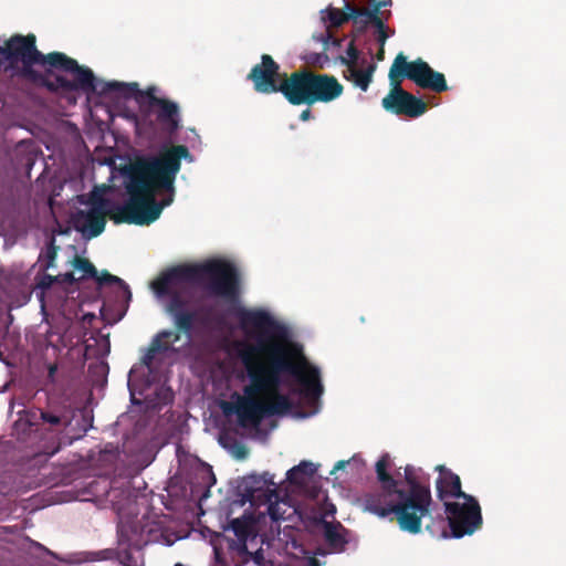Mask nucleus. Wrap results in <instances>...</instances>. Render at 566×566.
<instances>
[{"label": "nucleus", "instance_id": "nucleus-13", "mask_svg": "<svg viewBox=\"0 0 566 566\" xmlns=\"http://www.w3.org/2000/svg\"><path fill=\"white\" fill-rule=\"evenodd\" d=\"M276 483L273 475L269 472L263 474H251L243 479L241 483L242 497L252 505H263L271 502L272 499H279Z\"/></svg>", "mask_w": 566, "mask_h": 566}, {"label": "nucleus", "instance_id": "nucleus-21", "mask_svg": "<svg viewBox=\"0 0 566 566\" xmlns=\"http://www.w3.org/2000/svg\"><path fill=\"white\" fill-rule=\"evenodd\" d=\"M324 539L328 547L335 553H342L346 549V545L353 539V533L347 530L340 522H328L323 520Z\"/></svg>", "mask_w": 566, "mask_h": 566}, {"label": "nucleus", "instance_id": "nucleus-39", "mask_svg": "<svg viewBox=\"0 0 566 566\" xmlns=\"http://www.w3.org/2000/svg\"><path fill=\"white\" fill-rule=\"evenodd\" d=\"M310 566H319L318 560H317V559H315V558H312V559L310 560Z\"/></svg>", "mask_w": 566, "mask_h": 566}, {"label": "nucleus", "instance_id": "nucleus-23", "mask_svg": "<svg viewBox=\"0 0 566 566\" xmlns=\"http://www.w3.org/2000/svg\"><path fill=\"white\" fill-rule=\"evenodd\" d=\"M375 69V64H369L366 69H359L358 65H349L344 71V77L365 92L369 87Z\"/></svg>", "mask_w": 566, "mask_h": 566}, {"label": "nucleus", "instance_id": "nucleus-16", "mask_svg": "<svg viewBox=\"0 0 566 566\" xmlns=\"http://www.w3.org/2000/svg\"><path fill=\"white\" fill-rule=\"evenodd\" d=\"M345 9L349 11V20H353L355 25H359L361 28L370 25L375 28L376 40L380 44L378 59L384 60V45L387 39V30L381 18L379 17V7L376 6L373 9L357 8L346 2Z\"/></svg>", "mask_w": 566, "mask_h": 566}, {"label": "nucleus", "instance_id": "nucleus-36", "mask_svg": "<svg viewBox=\"0 0 566 566\" xmlns=\"http://www.w3.org/2000/svg\"><path fill=\"white\" fill-rule=\"evenodd\" d=\"M312 118V112L310 108L303 109L300 114V119L306 122Z\"/></svg>", "mask_w": 566, "mask_h": 566}, {"label": "nucleus", "instance_id": "nucleus-12", "mask_svg": "<svg viewBox=\"0 0 566 566\" xmlns=\"http://www.w3.org/2000/svg\"><path fill=\"white\" fill-rule=\"evenodd\" d=\"M388 454H384L376 464V471L381 485L364 496L365 510L385 517L389 515V473L387 472Z\"/></svg>", "mask_w": 566, "mask_h": 566}, {"label": "nucleus", "instance_id": "nucleus-7", "mask_svg": "<svg viewBox=\"0 0 566 566\" xmlns=\"http://www.w3.org/2000/svg\"><path fill=\"white\" fill-rule=\"evenodd\" d=\"M395 78L409 80L418 87L434 93H442L449 88L443 73L433 70L421 57L408 61L402 52H399L391 63V80Z\"/></svg>", "mask_w": 566, "mask_h": 566}, {"label": "nucleus", "instance_id": "nucleus-22", "mask_svg": "<svg viewBox=\"0 0 566 566\" xmlns=\"http://www.w3.org/2000/svg\"><path fill=\"white\" fill-rule=\"evenodd\" d=\"M253 527L254 518L251 514H243L241 517L230 521L229 528L241 543L240 553H248L247 541L252 535Z\"/></svg>", "mask_w": 566, "mask_h": 566}, {"label": "nucleus", "instance_id": "nucleus-17", "mask_svg": "<svg viewBox=\"0 0 566 566\" xmlns=\"http://www.w3.org/2000/svg\"><path fill=\"white\" fill-rule=\"evenodd\" d=\"M156 106L146 114L154 116L155 123L161 133L172 136L181 128V114L179 105L169 99H154Z\"/></svg>", "mask_w": 566, "mask_h": 566}, {"label": "nucleus", "instance_id": "nucleus-11", "mask_svg": "<svg viewBox=\"0 0 566 566\" xmlns=\"http://www.w3.org/2000/svg\"><path fill=\"white\" fill-rule=\"evenodd\" d=\"M94 90L83 91L84 93H97L99 95H106L115 93L124 98H130L133 96L146 98L147 103L144 104V112L147 113L154 108L157 104L154 99H165V97H158L156 95V87L150 86L145 91H140L137 83H123V82H105L97 80L94 76Z\"/></svg>", "mask_w": 566, "mask_h": 566}, {"label": "nucleus", "instance_id": "nucleus-14", "mask_svg": "<svg viewBox=\"0 0 566 566\" xmlns=\"http://www.w3.org/2000/svg\"><path fill=\"white\" fill-rule=\"evenodd\" d=\"M281 93L291 105L312 106V71L298 70L283 74Z\"/></svg>", "mask_w": 566, "mask_h": 566}, {"label": "nucleus", "instance_id": "nucleus-38", "mask_svg": "<svg viewBox=\"0 0 566 566\" xmlns=\"http://www.w3.org/2000/svg\"><path fill=\"white\" fill-rule=\"evenodd\" d=\"M347 463H348V461H344V460L338 461V462L335 464L333 472H334L335 470L344 469V468H345V465H346Z\"/></svg>", "mask_w": 566, "mask_h": 566}, {"label": "nucleus", "instance_id": "nucleus-1", "mask_svg": "<svg viewBox=\"0 0 566 566\" xmlns=\"http://www.w3.org/2000/svg\"><path fill=\"white\" fill-rule=\"evenodd\" d=\"M240 327L255 339V344H243L239 357L250 384L243 392L233 391L229 400L220 401L226 417L235 416L241 428H256L265 417L289 412L293 402L279 392L282 376L295 378L297 394L314 402L323 395L319 369L306 363L296 361L298 350L290 342L285 325L274 319L264 310L237 311Z\"/></svg>", "mask_w": 566, "mask_h": 566}, {"label": "nucleus", "instance_id": "nucleus-37", "mask_svg": "<svg viewBox=\"0 0 566 566\" xmlns=\"http://www.w3.org/2000/svg\"><path fill=\"white\" fill-rule=\"evenodd\" d=\"M381 105L386 111H389V93L382 98Z\"/></svg>", "mask_w": 566, "mask_h": 566}, {"label": "nucleus", "instance_id": "nucleus-33", "mask_svg": "<svg viewBox=\"0 0 566 566\" xmlns=\"http://www.w3.org/2000/svg\"><path fill=\"white\" fill-rule=\"evenodd\" d=\"M55 276H56V284L73 285L77 281L72 272L57 274Z\"/></svg>", "mask_w": 566, "mask_h": 566}, {"label": "nucleus", "instance_id": "nucleus-24", "mask_svg": "<svg viewBox=\"0 0 566 566\" xmlns=\"http://www.w3.org/2000/svg\"><path fill=\"white\" fill-rule=\"evenodd\" d=\"M180 334H185L184 332L164 329L160 331L151 340L150 347L151 352L156 353H166L171 349V343H177L180 339Z\"/></svg>", "mask_w": 566, "mask_h": 566}, {"label": "nucleus", "instance_id": "nucleus-34", "mask_svg": "<svg viewBox=\"0 0 566 566\" xmlns=\"http://www.w3.org/2000/svg\"><path fill=\"white\" fill-rule=\"evenodd\" d=\"M156 354V352H151V347L149 346L146 354L142 358L143 365H145L146 367H150L154 363Z\"/></svg>", "mask_w": 566, "mask_h": 566}, {"label": "nucleus", "instance_id": "nucleus-44", "mask_svg": "<svg viewBox=\"0 0 566 566\" xmlns=\"http://www.w3.org/2000/svg\"><path fill=\"white\" fill-rule=\"evenodd\" d=\"M54 370H55V368H54V367H52V368L50 369V374H52Z\"/></svg>", "mask_w": 566, "mask_h": 566}, {"label": "nucleus", "instance_id": "nucleus-25", "mask_svg": "<svg viewBox=\"0 0 566 566\" xmlns=\"http://www.w3.org/2000/svg\"><path fill=\"white\" fill-rule=\"evenodd\" d=\"M316 473V467L312 462L302 461L286 472V480L291 484L302 485L306 478Z\"/></svg>", "mask_w": 566, "mask_h": 566}, {"label": "nucleus", "instance_id": "nucleus-31", "mask_svg": "<svg viewBox=\"0 0 566 566\" xmlns=\"http://www.w3.org/2000/svg\"><path fill=\"white\" fill-rule=\"evenodd\" d=\"M119 563L123 566H137L138 563L130 551L125 549L118 554Z\"/></svg>", "mask_w": 566, "mask_h": 566}, {"label": "nucleus", "instance_id": "nucleus-41", "mask_svg": "<svg viewBox=\"0 0 566 566\" xmlns=\"http://www.w3.org/2000/svg\"><path fill=\"white\" fill-rule=\"evenodd\" d=\"M174 566H186V565H184V564H181V563H177V564H175Z\"/></svg>", "mask_w": 566, "mask_h": 566}, {"label": "nucleus", "instance_id": "nucleus-42", "mask_svg": "<svg viewBox=\"0 0 566 566\" xmlns=\"http://www.w3.org/2000/svg\"><path fill=\"white\" fill-rule=\"evenodd\" d=\"M440 523H441L442 525L444 524V518H443V517H441Z\"/></svg>", "mask_w": 566, "mask_h": 566}, {"label": "nucleus", "instance_id": "nucleus-3", "mask_svg": "<svg viewBox=\"0 0 566 566\" xmlns=\"http://www.w3.org/2000/svg\"><path fill=\"white\" fill-rule=\"evenodd\" d=\"M35 35H12L1 49L13 75L50 93L94 90V73L65 53H42Z\"/></svg>", "mask_w": 566, "mask_h": 566}, {"label": "nucleus", "instance_id": "nucleus-15", "mask_svg": "<svg viewBox=\"0 0 566 566\" xmlns=\"http://www.w3.org/2000/svg\"><path fill=\"white\" fill-rule=\"evenodd\" d=\"M403 81L400 78L391 80V113L408 118H418L427 109V103L410 92L401 87Z\"/></svg>", "mask_w": 566, "mask_h": 566}, {"label": "nucleus", "instance_id": "nucleus-18", "mask_svg": "<svg viewBox=\"0 0 566 566\" xmlns=\"http://www.w3.org/2000/svg\"><path fill=\"white\" fill-rule=\"evenodd\" d=\"M72 265L75 270L83 272L82 279H94L98 286L116 284L119 287L122 295L127 301L132 298V292L129 290V286L126 284L124 280L116 275L111 274L106 270L98 273V271L90 260L75 255L72 260Z\"/></svg>", "mask_w": 566, "mask_h": 566}, {"label": "nucleus", "instance_id": "nucleus-19", "mask_svg": "<svg viewBox=\"0 0 566 566\" xmlns=\"http://www.w3.org/2000/svg\"><path fill=\"white\" fill-rule=\"evenodd\" d=\"M343 90V85L335 76L312 71V105L329 103L338 98Z\"/></svg>", "mask_w": 566, "mask_h": 566}, {"label": "nucleus", "instance_id": "nucleus-2", "mask_svg": "<svg viewBox=\"0 0 566 566\" xmlns=\"http://www.w3.org/2000/svg\"><path fill=\"white\" fill-rule=\"evenodd\" d=\"M193 157L185 145L163 147L155 156L144 157L126 170L128 200L113 205L108 217L116 224L148 226L156 221L165 207L174 200L175 180L181 160Z\"/></svg>", "mask_w": 566, "mask_h": 566}, {"label": "nucleus", "instance_id": "nucleus-28", "mask_svg": "<svg viewBox=\"0 0 566 566\" xmlns=\"http://www.w3.org/2000/svg\"><path fill=\"white\" fill-rule=\"evenodd\" d=\"M346 55L347 56H340V63L346 65V69L349 67V65H358L359 64V51L355 46L354 41L352 40L348 43V46L346 49Z\"/></svg>", "mask_w": 566, "mask_h": 566}, {"label": "nucleus", "instance_id": "nucleus-6", "mask_svg": "<svg viewBox=\"0 0 566 566\" xmlns=\"http://www.w3.org/2000/svg\"><path fill=\"white\" fill-rule=\"evenodd\" d=\"M76 413L77 409L59 396H49L43 407L25 410L23 419L39 453L51 457L63 443L72 442L69 429Z\"/></svg>", "mask_w": 566, "mask_h": 566}, {"label": "nucleus", "instance_id": "nucleus-27", "mask_svg": "<svg viewBox=\"0 0 566 566\" xmlns=\"http://www.w3.org/2000/svg\"><path fill=\"white\" fill-rule=\"evenodd\" d=\"M57 250H59V247L55 244V238H54V235H51V238L49 239V241L46 243V249H45V253H44V256H45V261L43 264L44 270H49L50 268L54 266V262H55V259L57 255Z\"/></svg>", "mask_w": 566, "mask_h": 566}, {"label": "nucleus", "instance_id": "nucleus-20", "mask_svg": "<svg viewBox=\"0 0 566 566\" xmlns=\"http://www.w3.org/2000/svg\"><path fill=\"white\" fill-rule=\"evenodd\" d=\"M436 470L439 472L436 481L437 495L441 501L449 497H467L468 494L461 490V480L458 474L442 464L437 465Z\"/></svg>", "mask_w": 566, "mask_h": 566}, {"label": "nucleus", "instance_id": "nucleus-40", "mask_svg": "<svg viewBox=\"0 0 566 566\" xmlns=\"http://www.w3.org/2000/svg\"><path fill=\"white\" fill-rule=\"evenodd\" d=\"M336 512L335 506L332 505V509L326 513L333 515Z\"/></svg>", "mask_w": 566, "mask_h": 566}, {"label": "nucleus", "instance_id": "nucleus-26", "mask_svg": "<svg viewBox=\"0 0 566 566\" xmlns=\"http://www.w3.org/2000/svg\"><path fill=\"white\" fill-rule=\"evenodd\" d=\"M328 22L331 28H338L345 22L349 21V11H343L336 8H329L327 10V17L324 18Z\"/></svg>", "mask_w": 566, "mask_h": 566}, {"label": "nucleus", "instance_id": "nucleus-45", "mask_svg": "<svg viewBox=\"0 0 566 566\" xmlns=\"http://www.w3.org/2000/svg\"><path fill=\"white\" fill-rule=\"evenodd\" d=\"M390 34H391V36L395 34V30L394 29H391Z\"/></svg>", "mask_w": 566, "mask_h": 566}, {"label": "nucleus", "instance_id": "nucleus-8", "mask_svg": "<svg viewBox=\"0 0 566 566\" xmlns=\"http://www.w3.org/2000/svg\"><path fill=\"white\" fill-rule=\"evenodd\" d=\"M467 502H444L451 534L455 538L473 534L482 524L481 507L471 495L463 497Z\"/></svg>", "mask_w": 566, "mask_h": 566}, {"label": "nucleus", "instance_id": "nucleus-5", "mask_svg": "<svg viewBox=\"0 0 566 566\" xmlns=\"http://www.w3.org/2000/svg\"><path fill=\"white\" fill-rule=\"evenodd\" d=\"M391 494L397 496L391 504V514L399 528L419 534L422 518L430 513L432 504L429 475L421 468L406 465L403 473H391Z\"/></svg>", "mask_w": 566, "mask_h": 566}, {"label": "nucleus", "instance_id": "nucleus-43", "mask_svg": "<svg viewBox=\"0 0 566 566\" xmlns=\"http://www.w3.org/2000/svg\"><path fill=\"white\" fill-rule=\"evenodd\" d=\"M386 4H387V1H382V2L380 3V6H386Z\"/></svg>", "mask_w": 566, "mask_h": 566}, {"label": "nucleus", "instance_id": "nucleus-30", "mask_svg": "<svg viewBox=\"0 0 566 566\" xmlns=\"http://www.w3.org/2000/svg\"><path fill=\"white\" fill-rule=\"evenodd\" d=\"M265 504H268V513L273 521H280L284 518L283 514L280 513L277 499H272L271 502H266Z\"/></svg>", "mask_w": 566, "mask_h": 566}, {"label": "nucleus", "instance_id": "nucleus-32", "mask_svg": "<svg viewBox=\"0 0 566 566\" xmlns=\"http://www.w3.org/2000/svg\"><path fill=\"white\" fill-rule=\"evenodd\" d=\"M240 554L247 556L244 558V560L252 559L254 562V564L258 566H262L264 564L265 559H264V553H263L262 548L258 549L254 553H251L248 551V553H240Z\"/></svg>", "mask_w": 566, "mask_h": 566}, {"label": "nucleus", "instance_id": "nucleus-9", "mask_svg": "<svg viewBox=\"0 0 566 566\" xmlns=\"http://www.w3.org/2000/svg\"><path fill=\"white\" fill-rule=\"evenodd\" d=\"M109 201L101 196L93 197L88 210H77L72 216V223L76 231L85 238L98 237L105 229L108 216Z\"/></svg>", "mask_w": 566, "mask_h": 566}, {"label": "nucleus", "instance_id": "nucleus-10", "mask_svg": "<svg viewBox=\"0 0 566 566\" xmlns=\"http://www.w3.org/2000/svg\"><path fill=\"white\" fill-rule=\"evenodd\" d=\"M247 78L253 83L255 92L261 94L281 93L282 78L280 65L269 54L261 56V63L255 64Z\"/></svg>", "mask_w": 566, "mask_h": 566}, {"label": "nucleus", "instance_id": "nucleus-29", "mask_svg": "<svg viewBox=\"0 0 566 566\" xmlns=\"http://www.w3.org/2000/svg\"><path fill=\"white\" fill-rule=\"evenodd\" d=\"M53 284H56V276L48 273H44L41 276H39L36 283L38 287H40L43 291L51 289Z\"/></svg>", "mask_w": 566, "mask_h": 566}, {"label": "nucleus", "instance_id": "nucleus-4", "mask_svg": "<svg viewBox=\"0 0 566 566\" xmlns=\"http://www.w3.org/2000/svg\"><path fill=\"white\" fill-rule=\"evenodd\" d=\"M181 283L202 284L213 296L235 302L240 295V274L234 264L224 260H209L200 264L177 265L160 274L151 283L159 296H169L167 313L175 327L191 337L195 326L200 322L199 312L188 308V301L174 290Z\"/></svg>", "mask_w": 566, "mask_h": 566}, {"label": "nucleus", "instance_id": "nucleus-35", "mask_svg": "<svg viewBox=\"0 0 566 566\" xmlns=\"http://www.w3.org/2000/svg\"><path fill=\"white\" fill-rule=\"evenodd\" d=\"M426 530L432 535V536H437V537H443V538H447L448 537V533H447V530L443 527L441 530V532L439 533L438 530H436L434 527V524H428L426 526Z\"/></svg>", "mask_w": 566, "mask_h": 566}]
</instances>
